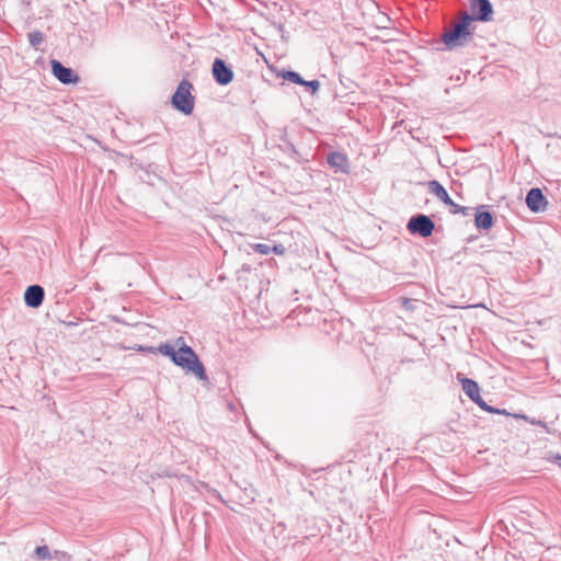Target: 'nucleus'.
I'll list each match as a JSON object with an SVG mask.
<instances>
[{"label":"nucleus","mask_w":561,"mask_h":561,"mask_svg":"<svg viewBox=\"0 0 561 561\" xmlns=\"http://www.w3.org/2000/svg\"><path fill=\"white\" fill-rule=\"evenodd\" d=\"M159 352L169 357L173 364L183 368L187 374H193L198 380H208L206 369L195 351L186 345L183 337H178L174 344L164 343L159 346Z\"/></svg>","instance_id":"f257e3e1"},{"label":"nucleus","mask_w":561,"mask_h":561,"mask_svg":"<svg viewBox=\"0 0 561 561\" xmlns=\"http://www.w3.org/2000/svg\"><path fill=\"white\" fill-rule=\"evenodd\" d=\"M474 18L467 12L460 13V21L455 23L450 30L443 34V42L448 49H455L467 45L473 38V33L470 28Z\"/></svg>","instance_id":"f03ea898"},{"label":"nucleus","mask_w":561,"mask_h":561,"mask_svg":"<svg viewBox=\"0 0 561 561\" xmlns=\"http://www.w3.org/2000/svg\"><path fill=\"white\" fill-rule=\"evenodd\" d=\"M193 89V84L188 80L183 79L171 98V105L184 115L193 113L195 105V98L192 94Z\"/></svg>","instance_id":"7ed1b4c3"},{"label":"nucleus","mask_w":561,"mask_h":561,"mask_svg":"<svg viewBox=\"0 0 561 561\" xmlns=\"http://www.w3.org/2000/svg\"><path fill=\"white\" fill-rule=\"evenodd\" d=\"M51 72L62 84H77L80 81L78 73L69 67H65L59 60H50Z\"/></svg>","instance_id":"20e7f679"},{"label":"nucleus","mask_w":561,"mask_h":561,"mask_svg":"<svg viewBox=\"0 0 561 561\" xmlns=\"http://www.w3.org/2000/svg\"><path fill=\"white\" fill-rule=\"evenodd\" d=\"M211 71L215 81L220 85H227L233 80L232 69L220 58L214 60Z\"/></svg>","instance_id":"39448f33"},{"label":"nucleus","mask_w":561,"mask_h":561,"mask_svg":"<svg viewBox=\"0 0 561 561\" xmlns=\"http://www.w3.org/2000/svg\"><path fill=\"white\" fill-rule=\"evenodd\" d=\"M470 9L473 13L471 16L474 18V21H491L493 9L489 0H471Z\"/></svg>","instance_id":"423d86ee"},{"label":"nucleus","mask_w":561,"mask_h":561,"mask_svg":"<svg viewBox=\"0 0 561 561\" xmlns=\"http://www.w3.org/2000/svg\"><path fill=\"white\" fill-rule=\"evenodd\" d=\"M526 205L534 213H541L547 209L548 201L540 188H531L526 195Z\"/></svg>","instance_id":"0eeeda50"},{"label":"nucleus","mask_w":561,"mask_h":561,"mask_svg":"<svg viewBox=\"0 0 561 561\" xmlns=\"http://www.w3.org/2000/svg\"><path fill=\"white\" fill-rule=\"evenodd\" d=\"M45 297L44 288L39 285H31L24 293L25 305L30 308H38L42 306Z\"/></svg>","instance_id":"6e6552de"},{"label":"nucleus","mask_w":561,"mask_h":561,"mask_svg":"<svg viewBox=\"0 0 561 561\" xmlns=\"http://www.w3.org/2000/svg\"><path fill=\"white\" fill-rule=\"evenodd\" d=\"M427 190H428V192L431 194L436 196L444 204H446L448 206H451V207H455V208H458V206L456 204H454V202L449 197L447 191L444 188V186L439 182H437L435 180L430 181L427 183ZM457 211H459V210L458 209L454 210V213H457Z\"/></svg>","instance_id":"1a4fd4ad"},{"label":"nucleus","mask_w":561,"mask_h":561,"mask_svg":"<svg viewBox=\"0 0 561 561\" xmlns=\"http://www.w3.org/2000/svg\"><path fill=\"white\" fill-rule=\"evenodd\" d=\"M458 381L461 383L463 392L473 401L480 400L479 385L469 378L463 377L461 374L457 375Z\"/></svg>","instance_id":"9d476101"},{"label":"nucleus","mask_w":561,"mask_h":561,"mask_svg":"<svg viewBox=\"0 0 561 561\" xmlns=\"http://www.w3.org/2000/svg\"><path fill=\"white\" fill-rule=\"evenodd\" d=\"M327 161L331 168L344 173L348 172V160L344 153L333 151L328 154Z\"/></svg>","instance_id":"9b49d317"},{"label":"nucleus","mask_w":561,"mask_h":561,"mask_svg":"<svg viewBox=\"0 0 561 561\" xmlns=\"http://www.w3.org/2000/svg\"><path fill=\"white\" fill-rule=\"evenodd\" d=\"M476 226L480 229H490L493 226V217L490 211H478L476 214Z\"/></svg>","instance_id":"f8f14e48"},{"label":"nucleus","mask_w":561,"mask_h":561,"mask_svg":"<svg viewBox=\"0 0 561 561\" xmlns=\"http://www.w3.org/2000/svg\"><path fill=\"white\" fill-rule=\"evenodd\" d=\"M284 80H287L289 82H293V83H296V84H305V79H302V77L296 72V71H293V70H284L280 75H279Z\"/></svg>","instance_id":"ddd939ff"},{"label":"nucleus","mask_w":561,"mask_h":561,"mask_svg":"<svg viewBox=\"0 0 561 561\" xmlns=\"http://www.w3.org/2000/svg\"><path fill=\"white\" fill-rule=\"evenodd\" d=\"M30 45L38 49L39 45L44 42V34L41 31H33L27 34Z\"/></svg>","instance_id":"4468645a"},{"label":"nucleus","mask_w":561,"mask_h":561,"mask_svg":"<svg viewBox=\"0 0 561 561\" xmlns=\"http://www.w3.org/2000/svg\"><path fill=\"white\" fill-rule=\"evenodd\" d=\"M408 229L413 234H421V214H415L408 222Z\"/></svg>","instance_id":"2eb2a0df"},{"label":"nucleus","mask_w":561,"mask_h":561,"mask_svg":"<svg viewBox=\"0 0 561 561\" xmlns=\"http://www.w3.org/2000/svg\"><path fill=\"white\" fill-rule=\"evenodd\" d=\"M435 226L428 216L423 215V238L432 234Z\"/></svg>","instance_id":"dca6fc26"},{"label":"nucleus","mask_w":561,"mask_h":561,"mask_svg":"<svg viewBox=\"0 0 561 561\" xmlns=\"http://www.w3.org/2000/svg\"><path fill=\"white\" fill-rule=\"evenodd\" d=\"M35 554L39 560L50 559V551L47 546H38L35 549Z\"/></svg>","instance_id":"f3484780"},{"label":"nucleus","mask_w":561,"mask_h":561,"mask_svg":"<svg viewBox=\"0 0 561 561\" xmlns=\"http://www.w3.org/2000/svg\"><path fill=\"white\" fill-rule=\"evenodd\" d=\"M474 403L478 404L484 411H488V412H491V413H503V414H506L505 410L501 411V410H497V409H494V408L488 405L486 402L481 397H480V400L476 401Z\"/></svg>","instance_id":"a211bd4d"},{"label":"nucleus","mask_w":561,"mask_h":561,"mask_svg":"<svg viewBox=\"0 0 561 561\" xmlns=\"http://www.w3.org/2000/svg\"><path fill=\"white\" fill-rule=\"evenodd\" d=\"M254 251L256 253H260V254H263V255H266V254H270L271 253V245L270 244H266V243H257L253 247Z\"/></svg>","instance_id":"6ab92c4d"},{"label":"nucleus","mask_w":561,"mask_h":561,"mask_svg":"<svg viewBox=\"0 0 561 561\" xmlns=\"http://www.w3.org/2000/svg\"><path fill=\"white\" fill-rule=\"evenodd\" d=\"M302 85L308 88L311 91V94L317 93L320 89V82L318 80H305V84Z\"/></svg>","instance_id":"aec40b11"},{"label":"nucleus","mask_w":561,"mask_h":561,"mask_svg":"<svg viewBox=\"0 0 561 561\" xmlns=\"http://www.w3.org/2000/svg\"><path fill=\"white\" fill-rule=\"evenodd\" d=\"M413 302H414V300H412V299L403 298L402 307L407 310H413L415 308Z\"/></svg>","instance_id":"412c9836"},{"label":"nucleus","mask_w":561,"mask_h":561,"mask_svg":"<svg viewBox=\"0 0 561 561\" xmlns=\"http://www.w3.org/2000/svg\"><path fill=\"white\" fill-rule=\"evenodd\" d=\"M271 248V252H274L275 254L282 255L285 253V247L283 244H275Z\"/></svg>","instance_id":"4be33fe9"},{"label":"nucleus","mask_w":561,"mask_h":561,"mask_svg":"<svg viewBox=\"0 0 561 561\" xmlns=\"http://www.w3.org/2000/svg\"><path fill=\"white\" fill-rule=\"evenodd\" d=\"M516 417H522V419H526L525 415H515Z\"/></svg>","instance_id":"5701e85b"}]
</instances>
